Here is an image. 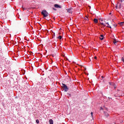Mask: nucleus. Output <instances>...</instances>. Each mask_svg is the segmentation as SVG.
<instances>
[{
	"instance_id": "nucleus-23",
	"label": "nucleus",
	"mask_w": 124,
	"mask_h": 124,
	"mask_svg": "<svg viewBox=\"0 0 124 124\" xmlns=\"http://www.w3.org/2000/svg\"><path fill=\"white\" fill-rule=\"evenodd\" d=\"M94 58L95 59V60H96V56H95V57H94Z\"/></svg>"
},
{
	"instance_id": "nucleus-16",
	"label": "nucleus",
	"mask_w": 124,
	"mask_h": 124,
	"mask_svg": "<svg viewBox=\"0 0 124 124\" xmlns=\"http://www.w3.org/2000/svg\"><path fill=\"white\" fill-rule=\"evenodd\" d=\"M107 27L109 28V29H112V27H111L110 26H107Z\"/></svg>"
},
{
	"instance_id": "nucleus-4",
	"label": "nucleus",
	"mask_w": 124,
	"mask_h": 124,
	"mask_svg": "<svg viewBox=\"0 0 124 124\" xmlns=\"http://www.w3.org/2000/svg\"><path fill=\"white\" fill-rule=\"evenodd\" d=\"M83 22H86V23H88V22H89V17L86 16L85 18H84L83 19Z\"/></svg>"
},
{
	"instance_id": "nucleus-5",
	"label": "nucleus",
	"mask_w": 124,
	"mask_h": 124,
	"mask_svg": "<svg viewBox=\"0 0 124 124\" xmlns=\"http://www.w3.org/2000/svg\"><path fill=\"white\" fill-rule=\"evenodd\" d=\"M104 115L105 116V117H106V118H108V117L109 116V114L106 112H104Z\"/></svg>"
},
{
	"instance_id": "nucleus-7",
	"label": "nucleus",
	"mask_w": 124,
	"mask_h": 124,
	"mask_svg": "<svg viewBox=\"0 0 124 124\" xmlns=\"http://www.w3.org/2000/svg\"><path fill=\"white\" fill-rule=\"evenodd\" d=\"M100 40H103V39H104V36H103V35H100Z\"/></svg>"
},
{
	"instance_id": "nucleus-24",
	"label": "nucleus",
	"mask_w": 124,
	"mask_h": 124,
	"mask_svg": "<svg viewBox=\"0 0 124 124\" xmlns=\"http://www.w3.org/2000/svg\"><path fill=\"white\" fill-rule=\"evenodd\" d=\"M124 0H121V2H123V1Z\"/></svg>"
},
{
	"instance_id": "nucleus-26",
	"label": "nucleus",
	"mask_w": 124,
	"mask_h": 124,
	"mask_svg": "<svg viewBox=\"0 0 124 124\" xmlns=\"http://www.w3.org/2000/svg\"><path fill=\"white\" fill-rule=\"evenodd\" d=\"M114 89H116V87L115 86H114Z\"/></svg>"
},
{
	"instance_id": "nucleus-9",
	"label": "nucleus",
	"mask_w": 124,
	"mask_h": 124,
	"mask_svg": "<svg viewBox=\"0 0 124 124\" xmlns=\"http://www.w3.org/2000/svg\"><path fill=\"white\" fill-rule=\"evenodd\" d=\"M101 25H102V26H104V27H103V28H105V27H106V25L105 24H104V23H100Z\"/></svg>"
},
{
	"instance_id": "nucleus-12",
	"label": "nucleus",
	"mask_w": 124,
	"mask_h": 124,
	"mask_svg": "<svg viewBox=\"0 0 124 124\" xmlns=\"http://www.w3.org/2000/svg\"><path fill=\"white\" fill-rule=\"evenodd\" d=\"M120 26H124V22H121L120 23Z\"/></svg>"
},
{
	"instance_id": "nucleus-1",
	"label": "nucleus",
	"mask_w": 124,
	"mask_h": 124,
	"mask_svg": "<svg viewBox=\"0 0 124 124\" xmlns=\"http://www.w3.org/2000/svg\"><path fill=\"white\" fill-rule=\"evenodd\" d=\"M62 88H63V90L65 92H66L68 91V87H67V86L64 83H62Z\"/></svg>"
},
{
	"instance_id": "nucleus-3",
	"label": "nucleus",
	"mask_w": 124,
	"mask_h": 124,
	"mask_svg": "<svg viewBox=\"0 0 124 124\" xmlns=\"http://www.w3.org/2000/svg\"><path fill=\"white\" fill-rule=\"evenodd\" d=\"M54 7H55V8H62V6L57 4H54Z\"/></svg>"
},
{
	"instance_id": "nucleus-22",
	"label": "nucleus",
	"mask_w": 124,
	"mask_h": 124,
	"mask_svg": "<svg viewBox=\"0 0 124 124\" xmlns=\"http://www.w3.org/2000/svg\"><path fill=\"white\" fill-rule=\"evenodd\" d=\"M107 25H108V26H109V23L108 22V23H106Z\"/></svg>"
},
{
	"instance_id": "nucleus-8",
	"label": "nucleus",
	"mask_w": 124,
	"mask_h": 124,
	"mask_svg": "<svg viewBox=\"0 0 124 124\" xmlns=\"http://www.w3.org/2000/svg\"><path fill=\"white\" fill-rule=\"evenodd\" d=\"M49 124H54V121H53V120L52 119L49 120Z\"/></svg>"
},
{
	"instance_id": "nucleus-11",
	"label": "nucleus",
	"mask_w": 124,
	"mask_h": 124,
	"mask_svg": "<svg viewBox=\"0 0 124 124\" xmlns=\"http://www.w3.org/2000/svg\"><path fill=\"white\" fill-rule=\"evenodd\" d=\"M67 12H68L69 13H71V9H68L67 10Z\"/></svg>"
},
{
	"instance_id": "nucleus-17",
	"label": "nucleus",
	"mask_w": 124,
	"mask_h": 124,
	"mask_svg": "<svg viewBox=\"0 0 124 124\" xmlns=\"http://www.w3.org/2000/svg\"><path fill=\"white\" fill-rule=\"evenodd\" d=\"M109 85H114V83L111 82H109Z\"/></svg>"
},
{
	"instance_id": "nucleus-2",
	"label": "nucleus",
	"mask_w": 124,
	"mask_h": 124,
	"mask_svg": "<svg viewBox=\"0 0 124 124\" xmlns=\"http://www.w3.org/2000/svg\"><path fill=\"white\" fill-rule=\"evenodd\" d=\"M41 13L42 15H43L45 18H46V17L48 16V13L46 10H43Z\"/></svg>"
},
{
	"instance_id": "nucleus-14",
	"label": "nucleus",
	"mask_w": 124,
	"mask_h": 124,
	"mask_svg": "<svg viewBox=\"0 0 124 124\" xmlns=\"http://www.w3.org/2000/svg\"><path fill=\"white\" fill-rule=\"evenodd\" d=\"M36 123L37 124H39V120H38V119H37V120H36Z\"/></svg>"
},
{
	"instance_id": "nucleus-27",
	"label": "nucleus",
	"mask_w": 124,
	"mask_h": 124,
	"mask_svg": "<svg viewBox=\"0 0 124 124\" xmlns=\"http://www.w3.org/2000/svg\"><path fill=\"white\" fill-rule=\"evenodd\" d=\"M102 78H103V76H102Z\"/></svg>"
},
{
	"instance_id": "nucleus-21",
	"label": "nucleus",
	"mask_w": 124,
	"mask_h": 124,
	"mask_svg": "<svg viewBox=\"0 0 124 124\" xmlns=\"http://www.w3.org/2000/svg\"><path fill=\"white\" fill-rule=\"evenodd\" d=\"M53 46H55H55H56V43H55L54 44H53Z\"/></svg>"
},
{
	"instance_id": "nucleus-20",
	"label": "nucleus",
	"mask_w": 124,
	"mask_h": 124,
	"mask_svg": "<svg viewBox=\"0 0 124 124\" xmlns=\"http://www.w3.org/2000/svg\"><path fill=\"white\" fill-rule=\"evenodd\" d=\"M100 109V110H103V108H102V107H101Z\"/></svg>"
},
{
	"instance_id": "nucleus-6",
	"label": "nucleus",
	"mask_w": 124,
	"mask_h": 124,
	"mask_svg": "<svg viewBox=\"0 0 124 124\" xmlns=\"http://www.w3.org/2000/svg\"><path fill=\"white\" fill-rule=\"evenodd\" d=\"M93 22H94V23H95V24H97V23H98V19H97L96 18H94L93 19Z\"/></svg>"
},
{
	"instance_id": "nucleus-10",
	"label": "nucleus",
	"mask_w": 124,
	"mask_h": 124,
	"mask_svg": "<svg viewBox=\"0 0 124 124\" xmlns=\"http://www.w3.org/2000/svg\"><path fill=\"white\" fill-rule=\"evenodd\" d=\"M57 38H58L59 39H60L61 40V39H62V37L61 35L59 36L58 37H57Z\"/></svg>"
},
{
	"instance_id": "nucleus-15",
	"label": "nucleus",
	"mask_w": 124,
	"mask_h": 124,
	"mask_svg": "<svg viewBox=\"0 0 124 124\" xmlns=\"http://www.w3.org/2000/svg\"><path fill=\"white\" fill-rule=\"evenodd\" d=\"M122 62H124V57H122Z\"/></svg>"
},
{
	"instance_id": "nucleus-18",
	"label": "nucleus",
	"mask_w": 124,
	"mask_h": 124,
	"mask_svg": "<svg viewBox=\"0 0 124 124\" xmlns=\"http://www.w3.org/2000/svg\"><path fill=\"white\" fill-rule=\"evenodd\" d=\"M53 10H55V11H57V9L55 8H53Z\"/></svg>"
},
{
	"instance_id": "nucleus-28",
	"label": "nucleus",
	"mask_w": 124,
	"mask_h": 124,
	"mask_svg": "<svg viewBox=\"0 0 124 124\" xmlns=\"http://www.w3.org/2000/svg\"><path fill=\"white\" fill-rule=\"evenodd\" d=\"M69 96H70V94H69Z\"/></svg>"
},
{
	"instance_id": "nucleus-13",
	"label": "nucleus",
	"mask_w": 124,
	"mask_h": 124,
	"mask_svg": "<svg viewBox=\"0 0 124 124\" xmlns=\"http://www.w3.org/2000/svg\"><path fill=\"white\" fill-rule=\"evenodd\" d=\"M113 43H114L115 45H116V43H117V41L116 39H114V40L113 41Z\"/></svg>"
},
{
	"instance_id": "nucleus-25",
	"label": "nucleus",
	"mask_w": 124,
	"mask_h": 124,
	"mask_svg": "<svg viewBox=\"0 0 124 124\" xmlns=\"http://www.w3.org/2000/svg\"><path fill=\"white\" fill-rule=\"evenodd\" d=\"M111 13H109V15H111Z\"/></svg>"
},
{
	"instance_id": "nucleus-19",
	"label": "nucleus",
	"mask_w": 124,
	"mask_h": 124,
	"mask_svg": "<svg viewBox=\"0 0 124 124\" xmlns=\"http://www.w3.org/2000/svg\"><path fill=\"white\" fill-rule=\"evenodd\" d=\"M91 116H92V118H93V112H91Z\"/></svg>"
}]
</instances>
